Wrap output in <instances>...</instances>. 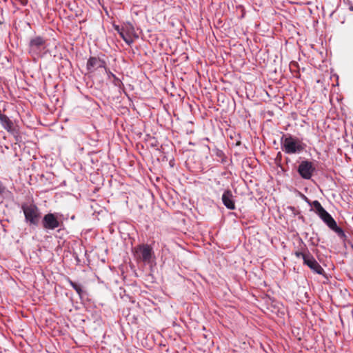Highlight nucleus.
Masks as SVG:
<instances>
[{"label":"nucleus","mask_w":353,"mask_h":353,"mask_svg":"<svg viewBox=\"0 0 353 353\" xmlns=\"http://www.w3.org/2000/svg\"><path fill=\"white\" fill-rule=\"evenodd\" d=\"M214 152L218 161H220L223 164L227 162V157L221 150L215 148L214 150Z\"/></svg>","instance_id":"nucleus-14"},{"label":"nucleus","mask_w":353,"mask_h":353,"mask_svg":"<svg viewBox=\"0 0 353 353\" xmlns=\"http://www.w3.org/2000/svg\"><path fill=\"white\" fill-rule=\"evenodd\" d=\"M46 40L37 36L30 39L29 42V52L32 54H39L45 48Z\"/></svg>","instance_id":"nucleus-8"},{"label":"nucleus","mask_w":353,"mask_h":353,"mask_svg":"<svg viewBox=\"0 0 353 353\" xmlns=\"http://www.w3.org/2000/svg\"><path fill=\"white\" fill-rule=\"evenodd\" d=\"M223 205L229 210H234L236 208L234 196L230 190H225L221 197Z\"/></svg>","instance_id":"nucleus-11"},{"label":"nucleus","mask_w":353,"mask_h":353,"mask_svg":"<svg viewBox=\"0 0 353 353\" xmlns=\"http://www.w3.org/2000/svg\"><path fill=\"white\" fill-rule=\"evenodd\" d=\"M103 69H104V70H105V73L107 74V75H108V78H109V79H110V78H112V79H114V77H117L114 74H113V73L110 70V69H109V68H107V65H105V68H104Z\"/></svg>","instance_id":"nucleus-17"},{"label":"nucleus","mask_w":353,"mask_h":353,"mask_svg":"<svg viewBox=\"0 0 353 353\" xmlns=\"http://www.w3.org/2000/svg\"><path fill=\"white\" fill-rule=\"evenodd\" d=\"M6 191V187L3 185V183L0 181V195L3 194Z\"/></svg>","instance_id":"nucleus-18"},{"label":"nucleus","mask_w":353,"mask_h":353,"mask_svg":"<svg viewBox=\"0 0 353 353\" xmlns=\"http://www.w3.org/2000/svg\"><path fill=\"white\" fill-rule=\"evenodd\" d=\"M134 33V28L132 23L127 22L121 27L120 36L128 45L133 42L132 35Z\"/></svg>","instance_id":"nucleus-10"},{"label":"nucleus","mask_w":353,"mask_h":353,"mask_svg":"<svg viewBox=\"0 0 353 353\" xmlns=\"http://www.w3.org/2000/svg\"><path fill=\"white\" fill-rule=\"evenodd\" d=\"M67 281L70 285V286L76 291V292L81 298L83 294L84 293L81 285L72 281L70 278H67Z\"/></svg>","instance_id":"nucleus-13"},{"label":"nucleus","mask_w":353,"mask_h":353,"mask_svg":"<svg viewBox=\"0 0 353 353\" xmlns=\"http://www.w3.org/2000/svg\"><path fill=\"white\" fill-rule=\"evenodd\" d=\"M41 225L43 229L47 231L54 230L60 226L61 222L55 214L48 213L43 217Z\"/></svg>","instance_id":"nucleus-7"},{"label":"nucleus","mask_w":353,"mask_h":353,"mask_svg":"<svg viewBox=\"0 0 353 353\" xmlns=\"http://www.w3.org/2000/svg\"><path fill=\"white\" fill-rule=\"evenodd\" d=\"M104 59L97 57H90L86 63V69L90 73L94 72L99 68H104L106 65Z\"/></svg>","instance_id":"nucleus-9"},{"label":"nucleus","mask_w":353,"mask_h":353,"mask_svg":"<svg viewBox=\"0 0 353 353\" xmlns=\"http://www.w3.org/2000/svg\"><path fill=\"white\" fill-rule=\"evenodd\" d=\"M112 83L114 84V86L117 87L119 89L120 93L121 92L125 93L124 85L119 78H118L117 77H114L113 79Z\"/></svg>","instance_id":"nucleus-16"},{"label":"nucleus","mask_w":353,"mask_h":353,"mask_svg":"<svg viewBox=\"0 0 353 353\" xmlns=\"http://www.w3.org/2000/svg\"><path fill=\"white\" fill-rule=\"evenodd\" d=\"M319 216L330 230H333L338 235L340 239L343 241L346 240L347 236L344 230L341 227L338 226L336 221L325 210L321 213Z\"/></svg>","instance_id":"nucleus-5"},{"label":"nucleus","mask_w":353,"mask_h":353,"mask_svg":"<svg viewBox=\"0 0 353 353\" xmlns=\"http://www.w3.org/2000/svg\"><path fill=\"white\" fill-rule=\"evenodd\" d=\"M16 1L19 2L21 6H26L28 4V0H16Z\"/></svg>","instance_id":"nucleus-19"},{"label":"nucleus","mask_w":353,"mask_h":353,"mask_svg":"<svg viewBox=\"0 0 353 353\" xmlns=\"http://www.w3.org/2000/svg\"><path fill=\"white\" fill-rule=\"evenodd\" d=\"M21 209L25 216V221L30 226H38L41 213L39 208L34 204L24 203Z\"/></svg>","instance_id":"nucleus-4"},{"label":"nucleus","mask_w":353,"mask_h":353,"mask_svg":"<svg viewBox=\"0 0 353 353\" xmlns=\"http://www.w3.org/2000/svg\"><path fill=\"white\" fill-rule=\"evenodd\" d=\"M315 170L316 168L313 165V163L308 160L302 161L297 168V172L299 175L302 179L305 180L310 179Z\"/></svg>","instance_id":"nucleus-6"},{"label":"nucleus","mask_w":353,"mask_h":353,"mask_svg":"<svg viewBox=\"0 0 353 353\" xmlns=\"http://www.w3.org/2000/svg\"><path fill=\"white\" fill-rule=\"evenodd\" d=\"M281 145L282 150L288 154H299L307 147L302 139L290 134H283L281 138Z\"/></svg>","instance_id":"nucleus-2"},{"label":"nucleus","mask_w":353,"mask_h":353,"mask_svg":"<svg viewBox=\"0 0 353 353\" xmlns=\"http://www.w3.org/2000/svg\"><path fill=\"white\" fill-rule=\"evenodd\" d=\"M115 30L118 32V33L120 34L121 32V28L119 26H115Z\"/></svg>","instance_id":"nucleus-20"},{"label":"nucleus","mask_w":353,"mask_h":353,"mask_svg":"<svg viewBox=\"0 0 353 353\" xmlns=\"http://www.w3.org/2000/svg\"><path fill=\"white\" fill-rule=\"evenodd\" d=\"M310 205L314 208L318 216L325 210L319 201H314L312 203H310Z\"/></svg>","instance_id":"nucleus-15"},{"label":"nucleus","mask_w":353,"mask_h":353,"mask_svg":"<svg viewBox=\"0 0 353 353\" xmlns=\"http://www.w3.org/2000/svg\"><path fill=\"white\" fill-rule=\"evenodd\" d=\"M294 255L297 258H301L303 261V264L308 266L314 272L318 274H323V268L309 252L307 245L301 239H299V246L294 252Z\"/></svg>","instance_id":"nucleus-1"},{"label":"nucleus","mask_w":353,"mask_h":353,"mask_svg":"<svg viewBox=\"0 0 353 353\" xmlns=\"http://www.w3.org/2000/svg\"><path fill=\"white\" fill-rule=\"evenodd\" d=\"M134 258L138 263L145 265L151 264L155 259V254L152 248L148 244H140L134 248Z\"/></svg>","instance_id":"nucleus-3"},{"label":"nucleus","mask_w":353,"mask_h":353,"mask_svg":"<svg viewBox=\"0 0 353 353\" xmlns=\"http://www.w3.org/2000/svg\"><path fill=\"white\" fill-rule=\"evenodd\" d=\"M0 122L3 128L8 132L13 130V123L6 114L1 113L0 110Z\"/></svg>","instance_id":"nucleus-12"},{"label":"nucleus","mask_w":353,"mask_h":353,"mask_svg":"<svg viewBox=\"0 0 353 353\" xmlns=\"http://www.w3.org/2000/svg\"><path fill=\"white\" fill-rule=\"evenodd\" d=\"M350 10L351 11H353V6H350Z\"/></svg>","instance_id":"nucleus-21"}]
</instances>
